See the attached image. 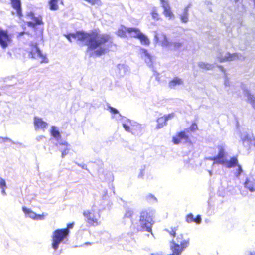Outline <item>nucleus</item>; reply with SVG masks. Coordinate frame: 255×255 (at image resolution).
Returning a JSON list of instances; mask_svg holds the SVG:
<instances>
[{"instance_id": "obj_1", "label": "nucleus", "mask_w": 255, "mask_h": 255, "mask_svg": "<svg viewBox=\"0 0 255 255\" xmlns=\"http://www.w3.org/2000/svg\"><path fill=\"white\" fill-rule=\"evenodd\" d=\"M64 36L70 42L71 38L76 39L78 41L84 42L87 46V51H93L91 56H100L105 53L108 50L106 45L112 42L111 36L107 34H99L95 32L87 33L84 31H78L75 33L65 34Z\"/></svg>"}, {"instance_id": "obj_2", "label": "nucleus", "mask_w": 255, "mask_h": 255, "mask_svg": "<svg viewBox=\"0 0 255 255\" xmlns=\"http://www.w3.org/2000/svg\"><path fill=\"white\" fill-rule=\"evenodd\" d=\"M154 211L152 209H146L142 210L137 220L131 219V227L137 232L146 231L152 232V227L154 223L153 216Z\"/></svg>"}, {"instance_id": "obj_3", "label": "nucleus", "mask_w": 255, "mask_h": 255, "mask_svg": "<svg viewBox=\"0 0 255 255\" xmlns=\"http://www.w3.org/2000/svg\"><path fill=\"white\" fill-rule=\"evenodd\" d=\"M74 223H69L66 228L57 229L55 230L52 235V248L57 250L60 244L67 238L69 234V229L73 228Z\"/></svg>"}, {"instance_id": "obj_4", "label": "nucleus", "mask_w": 255, "mask_h": 255, "mask_svg": "<svg viewBox=\"0 0 255 255\" xmlns=\"http://www.w3.org/2000/svg\"><path fill=\"white\" fill-rule=\"evenodd\" d=\"M123 128L126 131L135 136H139L143 133L144 126L129 119L124 122Z\"/></svg>"}, {"instance_id": "obj_5", "label": "nucleus", "mask_w": 255, "mask_h": 255, "mask_svg": "<svg viewBox=\"0 0 255 255\" xmlns=\"http://www.w3.org/2000/svg\"><path fill=\"white\" fill-rule=\"evenodd\" d=\"M172 241L171 249L173 253L172 255H180L189 244V239H184L182 234L178 235L175 240Z\"/></svg>"}, {"instance_id": "obj_6", "label": "nucleus", "mask_w": 255, "mask_h": 255, "mask_svg": "<svg viewBox=\"0 0 255 255\" xmlns=\"http://www.w3.org/2000/svg\"><path fill=\"white\" fill-rule=\"evenodd\" d=\"M30 46L29 57L33 59H39L41 63H48L49 60L46 55L42 53L36 43H32Z\"/></svg>"}, {"instance_id": "obj_7", "label": "nucleus", "mask_w": 255, "mask_h": 255, "mask_svg": "<svg viewBox=\"0 0 255 255\" xmlns=\"http://www.w3.org/2000/svg\"><path fill=\"white\" fill-rule=\"evenodd\" d=\"M83 215L87 218V222L93 226H97L100 224L99 220L100 215L98 212H95L93 210H86L83 212Z\"/></svg>"}, {"instance_id": "obj_8", "label": "nucleus", "mask_w": 255, "mask_h": 255, "mask_svg": "<svg viewBox=\"0 0 255 255\" xmlns=\"http://www.w3.org/2000/svg\"><path fill=\"white\" fill-rule=\"evenodd\" d=\"M217 58L220 62L230 61L235 60H243L245 57L241 54L238 53L230 54V53H226L223 55V53H220L217 57Z\"/></svg>"}, {"instance_id": "obj_9", "label": "nucleus", "mask_w": 255, "mask_h": 255, "mask_svg": "<svg viewBox=\"0 0 255 255\" xmlns=\"http://www.w3.org/2000/svg\"><path fill=\"white\" fill-rule=\"evenodd\" d=\"M241 139L243 145L247 149H248L252 146H255V139L252 134L244 132L241 135Z\"/></svg>"}, {"instance_id": "obj_10", "label": "nucleus", "mask_w": 255, "mask_h": 255, "mask_svg": "<svg viewBox=\"0 0 255 255\" xmlns=\"http://www.w3.org/2000/svg\"><path fill=\"white\" fill-rule=\"evenodd\" d=\"M11 42V35L7 31L0 29V45L2 48H6Z\"/></svg>"}, {"instance_id": "obj_11", "label": "nucleus", "mask_w": 255, "mask_h": 255, "mask_svg": "<svg viewBox=\"0 0 255 255\" xmlns=\"http://www.w3.org/2000/svg\"><path fill=\"white\" fill-rule=\"evenodd\" d=\"M108 110L112 114V118L115 119L117 121H119L122 123V126H123L124 122H126V120H128L129 119L122 116L119 112V111L115 108L111 107L109 104L107 105Z\"/></svg>"}, {"instance_id": "obj_12", "label": "nucleus", "mask_w": 255, "mask_h": 255, "mask_svg": "<svg viewBox=\"0 0 255 255\" xmlns=\"http://www.w3.org/2000/svg\"><path fill=\"white\" fill-rule=\"evenodd\" d=\"M34 125L36 130H41L45 131L48 127V123L38 117H35L34 118Z\"/></svg>"}, {"instance_id": "obj_13", "label": "nucleus", "mask_w": 255, "mask_h": 255, "mask_svg": "<svg viewBox=\"0 0 255 255\" xmlns=\"http://www.w3.org/2000/svg\"><path fill=\"white\" fill-rule=\"evenodd\" d=\"M226 146L225 143H220L217 146L218 154L216 155L218 157L216 162H221L223 164L225 162V158L226 156V152L225 151Z\"/></svg>"}, {"instance_id": "obj_14", "label": "nucleus", "mask_w": 255, "mask_h": 255, "mask_svg": "<svg viewBox=\"0 0 255 255\" xmlns=\"http://www.w3.org/2000/svg\"><path fill=\"white\" fill-rule=\"evenodd\" d=\"M27 17L30 21L27 22L28 27L34 28L36 25H40L42 23L41 17H36L32 12L27 14Z\"/></svg>"}, {"instance_id": "obj_15", "label": "nucleus", "mask_w": 255, "mask_h": 255, "mask_svg": "<svg viewBox=\"0 0 255 255\" xmlns=\"http://www.w3.org/2000/svg\"><path fill=\"white\" fill-rule=\"evenodd\" d=\"M56 145L58 147L62 153V158H64L68 154L70 149V144L66 141L60 140Z\"/></svg>"}, {"instance_id": "obj_16", "label": "nucleus", "mask_w": 255, "mask_h": 255, "mask_svg": "<svg viewBox=\"0 0 255 255\" xmlns=\"http://www.w3.org/2000/svg\"><path fill=\"white\" fill-rule=\"evenodd\" d=\"M22 211L26 217H28L32 219L41 220L44 219L43 215L37 214L26 207H22Z\"/></svg>"}, {"instance_id": "obj_17", "label": "nucleus", "mask_w": 255, "mask_h": 255, "mask_svg": "<svg viewBox=\"0 0 255 255\" xmlns=\"http://www.w3.org/2000/svg\"><path fill=\"white\" fill-rule=\"evenodd\" d=\"M188 139V135L185 131H181L173 137L172 141L175 144H178L181 142H186Z\"/></svg>"}, {"instance_id": "obj_18", "label": "nucleus", "mask_w": 255, "mask_h": 255, "mask_svg": "<svg viewBox=\"0 0 255 255\" xmlns=\"http://www.w3.org/2000/svg\"><path fill=\"white\" fill-rule=\"evenodd\" d=\"M163 40L162 41V46L163 47L173 46L174 49H177L179 48L182 44V43L179 42L174 43L170 42L165 35H163Z\"/></svg>"}, {"instance_id": "obj_19", "label": "nucleus", "mask_w": 255, "mask_h": 255, "mask_svg": "<svg viewBox=\"0 0 255 255\" xmlns=\"http://www.w3.org/2000/svg\"><path fill=\"white\" fill-rule=\"evenodd\" d=\"M11 6L16 11L17 16L21 18L22 16L21 3L20 0H11Z\"/></svg>"}, {"instance_id": "obj_20", "label": "nucleus", "mask_w": 255, "mask_h": 255, "mask_svg": "<svg viewBox=\"0 0 255 255\" xmlns=\"http://www.w3.org/2000/svg\"><path fill=\"white\" fill-rule=\"evenodd\" d=\"M140 54L141 57L144 59L146 63L149 66H151L152 64V59L150 54L148 52L147 50L141 48L140 50Z\"/></svg>"}, {"instance_id": "obj_21", "label": "nucleus", "mask_w": 255, "mask_h": 255, "mask_svg": "<svg viewBox=\"0 0 255 255\" xmlns=\"http://www.w3.org/2000/svg\"><path fill=\"white\" fill-rule=\"evenodd\" d=\"M162 4V6L164 9L163 13L166 17H168L169 19H172L174 17V15L171 12L170 7L167 3L164 0H160Z\"/></svg>"}, {"instance_id": "obj_22", "label": "nucleus", "mask_w": 255, "mask_h": 255, "mask_svg": "<svg viewBox=\"0 0 255 255\" xmlns=\"http://www.w3.org/2000/svg\"><path fill=\"white\" fill-rule=\"evenodd\" d=\"M223 165H225L228 168H231L236 166H238L239 165L238 159L236 157H233L229 160L225 158V162Z\"/></svg>"}, {"instance_id": "obj_23", "label": "nucleus", "mask_w": 255, "mask_h": 255, "mask_svg": "<svg viewBox=\"0 0 255 255\" xmlns=\"http://www.w3.org/2000/svg\"><path fill=\"white\" fill-rule=\"evenodd\" d=\"M244 186L245 188L247 189L251 192L255 191V182L248 178H246L244 183Z\"/></svg>"}, {"instance_id": "obj_24", "label": "nucleus", "mask_w": 255, "mask_h": 255, "mask_svg": "<svg viewBox=\"0 0 255 255\" xmlns=\"http://www.w3.org/2000/svg\"><path fill=\"white\" fill-rule=\"evenodd\" d=\"M51 135L58 141V143L60 141L61 134L56 126H52L50 130Z\"/></svg>"}, {"instance_id": "obj_25", "label": "nucleus", "mask_w": 255, "mask_h": 255, "mask_svg": "<svg viewBox=\"0 0 255 255\" xmlns=\"http://www.w3.org/2000/svg\"><path fill=\"white\" fill-rule=\"evenodd\" d=\"M183 84V81L182 79L178 77H175L169 83V87L170 88L174 89L177 86L181 85Z\"/></svg>"}, {"instance_id": "obj_26", "label": "nucleus", "mask_w": 255, "mask_h": 255, "mask_svg": "<svg viewBox=\"0 0 255 255\" xmlns=\"http://www.w3.org/2000/svg\"><path fill=\"white\" fill-rule=\"evenodd\" d=\"M243 90L244 96L247 97L248 101L252 105L254 108L255 109V98L245 88H243Z\"/></svg>"}, {"instance_id": "obj_27", "label": "nucleus", "mask_w": 255, "mask_h": 255, "mask_svg": "<svg viewBox=\"0 0 255 255\" xmlns=\"http://www.w3.org/2000/svg\"><path fill=\"white\" fill-rule=\"evenodd\" d=\"M58 2L63 4L62 0H50L48 2L50 9L52 11L57 10L59 8Z\"/></svg>"}, {"instance_id": "obj_28", "label": "nucleus", "mask_w": 255, "mask_h": 255, "mask_svg": "<svg viewBox=\"0 0 255 255\" xmlns=\"http://www.w3.org/2000/svg\"><path fill=\"white\" fill-rule=\"evenodd\" d=\"M128 33L129 34L131 37L137 38H138L141 34L139 29L136 28H128Z\"/></svg>"}, {"instance_id": "obj_29", "label": "nucleus", "mask_w": 255, "mask_h": 255, "mask_svg": "<svg viewBox=\"0 0 255 255\" xmlns=\"http://www.w3.org/2000/svg\"><path fill=\"white\" fill-rule=\"evenodd\" d=\"M128 28L124 26H121L117 32V35L121 37H125L126 36V33L128 32Z\"/></svg>"}, {"instance_id": "obj_30", "label": "nucleus", "mask_w": 255, "mask_h": 255, "mask_svg": "<svg viewBox=\"0 0 255 255\" xmlns=\"http://www.w3.org/2000/svg\"><path fill=\"white\" fill-rule=\"evenodd\" d=\"M188 7L184 8L183 14L180 15L181 20L183 23H187L188 21Z\"/></svg>"}, {"instance_id": "obj_31", "label": "nucleus", "mask_w": 255, "mask_h": 255, "mask_svg": "<svg viewBox=\"0 0 255 255\" xmlns=\"http://www.w3.org/2000/svg\"><path fill=\"white\" fill-rule=\"evenodd\" d=\"M157 125L156 127V129H160L161 128L164 126L166 125V121L165 120V118L164 117H161L159 118L157 120Z\"/></svg>"}, {"instance_id": "obj_32", "label": "nucleus", "mask_w": 255, "mask_h": 255, "mask_svg": "<svg viewBox=\"0 0 255 255\" xmlns=\"http://www.w3.org/2000/svg\"><path fill=\"white\" fill-rule=\"evenodd\" d=\"M150 14L152 18L155 21H158L160 19V16L158 13L157 9L156 7H153L151 10Z\"/></svg>"}, {"instance_id": "obj_33", "label": "nucleus", "mask_w": 255, "mask_h": 255, "mask_svg": "<svg viewBox=\"0 0 255 255\" xmlns=\"http://www.w3.org/2000/svg\"><path fill=\"white\" fill-rule=\"evenodd\" d=\"M141 42L142 44L148 46L150 44V41L148 38L146 36L143 34L142 33L140 35L139 37L138 38Z\"/></svg>"}, {"instance_id": "obj_34", "label": "nucleus", "mask_w": 255, "mask_h": 255, "mask_svg": "<svg viewBox=\"0 0 255 255\" xmlns=\"http://www.w3.org/2000/svg\"><path fill=\"white\" fill-rule=\"evenodd\" d=\"M198 66L203 70H210L213 67V65L203 62H200L198 64Z\"/></svg>"}, {"instance_id": "obj_35", "label": "nucleus", "mask_w": 255, "mask_h": 255, "mask_svg": "<svg viewBox=\"0 0 255 255\" xmlns=\"http://www.w3.org/2000/svg\"><path fill=\"white\" fill-rule=\"evenodd\" d=\"M145 200L150 204H154L157 203V198L152 194H149L145 196Z\"/></svg>"}, {"instance_id": "obj_36", "label": "nucleus", "mask_w": 255, "mask_h": 255, "mask_svg": "<svg viewBox=\"0 0 255 255\" xmlns=\"http://www.w3.org/2000/svg\"><path fill=\"white\" fill-rule=\"evenodd\" d=\"M133 214V211L132 208L127 207L125 208V213L124 215V218H131Z\"/></svg>"}, {"instance_id": "obj_37", "label": "nucleus", "mask_w": 255, "mask_h": 255, "mask_svg": "<svg viewBox=\"0 0 255 255\" xmlns=\"http://www.w3.org/2000/svg\"><path fill=\"white\" fill-rule=\"evenodd\" d=\"M218 157H217V156H213V157H206V160H210V161H213V162L212 163V166H213L215 164H221V165H223V164L221 163V162H216L217 160V158Z\"/></svg>"}, {"instance_id": "obj_38", "label": "nucleus", "mask_w": 255, "mask_h": 255, "mask_svg": "<svg viewBox=\"0 0 255 255\" xmlns=\"http://www.w3.org/2000/svg\"><path fill=\"white\" fill-rule=\"evenodd\" d=\"M238 168L236 169V172H235V175L237 178H239L240 175L243 172V170L241 165H238Z\"/></svg>"}, {"instance_id": "obj_39", "label": "nucleus", "mask_w": 255, "mask_h": 255, "mask_svg": "<svg viewBox=\"0 0 255 255\" xmlns=\"http://www.w3.org/2000/svg\"><path fill=\"white\" fill-rule=\"evenodd\" d=\"M10 142L14 144V142L13 141H12V140L10 139V138H7V137H0V144L4 143V142Z\"/></svg>"}, {"instance_id": "obj_40", "label": "nucleus", "mask_w": 255, "mask_h": 255, "mask_svg": "<svg viewBox=\"0 0 255 255\" xmlns=\"http://www.w3.org/2000/svg\"><path fill=\"white\" fill-rule=\"evenodd\" d=\"M186 220L188 223L194 222V218L192 214L190 213L187 215Z\"/></svg>"}, {"instance_id": "obj_41", "label": "nucleus", "mask_w": 255, "mask_h": 255, "mask_svg": "<svg viewBox=\"0 0 255 255\" xmlns=\"http://www.w3.org/2000/svg\"><path fill=\"white\" fill-rule=\"evenodd\" d=\"M145 166H143V167H141V169H140V172L138 174V177L142 178L144 175L145 173Z\"/></svg>"}, {"instance_id": "obj_42", "label": "nucleus", "mask_w": 255, "mask_h": 255, "mask_svg": "<svg viewBox=\"0 0 255 255\" xmlns=\"http://www.w3.org/2000/svg\"><path fill=\"white\" fill-rule=\"evenodd\" d=\"M163 117H164V118H165V120L167 122V121L172 119L174 117V113L164 115Z\"/></svg>"}, {"instance_id": "obj_43", "label": "nucleus", "mask_w": 255, "mask_h": 255, "mask_svg": "<svg viewBox=\"0 0 255 255\" xmlns=\"http://www.w3.org/2000/svg\"><path fill=\"white\" fill-rule=\"evenodd\" d=\"M2 187H6V184L5 180L0 177V188Z\"/></svg>"}, {"instance_id": "obj_44", "label": "nucleus", "mask_w": 255, "mask_h": 255, "mask_svg": "<svg viewBox=\"0 0 255 255\" xmlns=\"http://www.w3.org/2000/svg\"><path fill=\"white\" fill-rule=\"evenodd\" d=\"M166 231H167L170 234V235L173 236L174 237L175 236V235L176 234V230L175 228H174L173 229L172 228L171 231H169L167 229H166Z\"/></svg>"}, {"instance_id": "obj_45", "label": "nucleus", "mask_w": 255, "mask_h": 255, "mask_svg": "<svg viewBox=\"0 0 255 255\" xmlns=\"http://www.w3.org/2000/svg\"><path fill=\"white\" fill-rule=\"evenodd\" d=\"M197 128V125L195 123H193L190 127L189 128V129L191 131H194Z\"/></svg>"}, {"instance_id": "obj_46", "label": "nucleus", "mask_w": 255, "mask_h": 255, "mask_svg": "<svg viewBox=\"0 0 255 255\" xmlns=\"http://www.w3.org/2000/svg\"><path fill=\"white\" fill-rule=\"evenodd\" d=\"M75 163L79 167H81L82 169L87 170V165L85 164H80L76 162H75Z\"/></svg>"}, {"instance_id": "obj_47", "label": "nucleus", "mask_w": 255, "mask_h": 255, "mask_svg": "<svg viewBox=\"0 0 255 255\" xmlns=\"http://www.w3.org/2000/svg\"><path fill=\"white\" fill-rule=\"evenodd\" d=\"M201 216L200 215H197V217L194 218V222L199 224L201 222Z\"/></svg>"}, {"instance_id": "obj_48", "label": "nucleus", "mask_w": 255, "mask_h": 255, "mask_svg": "<svg viewBox=\"0 0 255 255\" xmlns=\"http://www.w3.org/2000/svg\"><path fill=\"white\" fill-rule=\"evenodd\" d=\"M224 84H225V86L226 87L230 86L229 81V80L228 79L227 77V75H226V74H225V82H224Z\"/></svg>"}, {"instance_id": "obj_49", "label": "nucleus", "mask_w": 255, "mask_h": 255, "mask_svg": "<svg viewBox=\"0 0 255 255\" xmlns=\"http://www.w3.org/2000/svg\"><path fill=\"white\" fill-rule=\"evenodd\" d=\"M148 255H165L163 252H156L153 253H150Z\"/></svg>"}, {"instance_id": "obj_50", "label": "nucleus", "mask_w": 255, "mask_h": 255, "mask_svg": "<svg viewBox=\"0 0 255 255\" xmlns=\"http://www.w3.org/2000/svg\"><path fill=\"white\" fill-rule=\"evenodd\" d=\"M6 187H2L1 189V194L3 195V196H6L7 195L6 194V192L5 191V189H6Z\"/></svg>"}, {"instance_id": "obj_51", "label": "nucleus", "mask_w": 255, "mask_h": 255, "mask_svg": "<svg viewBox=\"0 0 255 255\" xmlns=\"http://www.w3.org/2000/svg\"><path fill=\"white\" fill-rule=\"evenodd\" d=\"M107 193V190H104V194L103 195V196H102V198H103V199H106V196Z\"/></svg>"}, {"instance_id": "obj_52", "label": "nucleus", "mask_w": 255, "mask_h": 255, "mask_svg": "<svg viewBox=\"0 0 255 255\" xmlns=\"http://www.w3.org/2000/svg\"><path fill=\"white\" fill-rule=\"evenodd\" d=\"M219 68L222 72H225L224 68L223 67L220 66Z\"/></svg>"}, {"instance_id": "obj_53", "label": "nucleus", "mask_w": 255, "mask_h": 255, "mask_svg": "<svg viewBox=\"0 0 255 255\" xmlns=\"http://www.w3.org/2000/svg\"><path fill=\"white\" fill-rule=\"evenodd\" d=\"M154 39L157 42V41L158 40V38L157 37V35L156 34L154 36Z\"/></svg>"}, {"instance_id": "obj_54", "label": "nucleus", "mask_w": 255, "mask_h": 255, "mask_svg": "<svg viewBox=\"0 0 255 255\" xmlns=\"http://www.w3.org/2000/svg\"><path fill=\"white\" fill-rule=\"evenodd\" d=\"M44 138V136H39V137H37V139L38 140H40V139H42V138Z\"/></svg>"}, {"instance_id": "obj_55", "label": "nucleus", "mask_w": 255, "mask_h": 255, "mask_svg": "<svg viewBox=\"0 0 255 255\" xmlns=\"http://www.w3.org/2000/svg\"><path fill=\"white\" fill-rule=\"evenodd\" d=\"M26 34V33H25V32H21V33H20L19 34V36H21L23 35H24V34Z\"/></svg>"}, {"instance_id": "obj_56", "label": "nucleus", "mask_w": 255, "mask_h": 255, "mask_svg": "<svg viewBox=\"0 0 255 255\" xmlns=\"http://www.w3.org/2000/svg\"><path fill=\"white\" fill-rule=\"evenodd\" d=\"M208 172L209 173L210 176H212V172L210 170H208Z\"/></svg>"}, {"instance_id": "obj_57", "label": "nucleus", "mask_w": 255, "mask_h": 255, "mask_svg": "<svg viewBox=\"0 0 255 255\" xmlns=\"http://www.w3.org/2000/svg\"><path fill=\"white\" fill-rule=\"evenodd\" d=\"M250 255H255V253H251Z\"/></svg>"}, {"instance_id": "obj_58", "label": "nucleus", "mask_w": 255, "mask_h": 255, "mask_svg": "<svg viewBox=\"0 0 255 255\" xmlns=\"http://www.w3.org/2000/svg\"><path fill=\"white\" fill-rule=\"evenodd\" d=\"M85 244H90V243H89V242H88V243H86Z\"/></svg>"}]
</instances>
